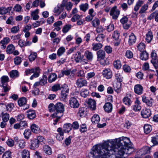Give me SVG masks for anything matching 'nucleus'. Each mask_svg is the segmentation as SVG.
<instances>
[{
    "label": "nucleus",
    "instance_id": "nucleus-33",
    "mask_svg": "<svg viewBox=\"0 0 158 158\" xmlns=\"http://www.w3.org/2000/svg\"><path fill=\"white\" fill-rule=\"evenodd\" d=\"M40 69L37 67L35 69V72L34 74L30 77V79L32 80L34 78L38 77L39 76V73H40Z\"/></svg>",
    "mask_w": 158,
    "mask_h": 158
},
{
    "label": "nucleus",
    "instance_id": "nucleus-37",
    "mask_svg": "<svg viewBox=\"0 0 158 158\" xmlns=\"http://www.w3.org/2000/svg\"><path fill=\"white\" fill-rule=\"evenodd\" d=\"M89 94L88 90L86 89H82L80 92L81 96L84 98L86 97Z\"/></svg>",
    "mask_w": 158,
    "mask_h": 158
},
{
    "label": "nucleus",
    "instance_id": "nucleus-29",
    "mask_svg": "<svg viewBox=\"0 0 158 158\" xmlns=\"http://www.w3.org/2000/svg\"><path fill=\"white\" fill-rule=\"evenodd\" d=\"M27 117L31 119L34 118L36 117L35 112L34 110H30L27 111Z\"/></svg>",
    "mask_w": 158,
    "mask_h": 158
},
{
    "label": "nucleus",
    "instance_id": "nucleus-60",
    "mask_svg": "<svg viewBox=\"0 0 158 158\" xmlns=\"http://www.w3.org/2000/svg\"><path fill=\"white\" fill-rule=\"evenodd\" d=\"M79 7L81 10L85 12L88 8V4L86 3L85 4L80 5Z\"/></svg>",
    "mask_w": 158,
    "mask_h": 158
},
{
    "label": "nucleus",
    "instance_id": "nucleus-1",
    "mask_svg": "<svg viewBox=\"0 0 158 158\" xmlns=\"http://www.w3.org/2000/svg\"><path fill=\"white\" fill-rule=\"evenodd\" d=\"M120 145L116 144L113 142L107 141L102 145L93 146L90 154L94 158H106L110 156L117 151V154L120 156L125 153L129 154L130 149L133 148L131 142L129 138L123 137L120 138Z\"/></svg>",
    "mask_w": 158,
    "mask_h": 158
},
{
    "label": "nucleus",
    "instance_id": "nucleus-53",
    "mask_svg": "<svg viewBox=\"0 0 158 158\" xmlns=\"http://www.w3.org/2000/svg\"><path fill=\"white\" fill-rule=\"evenodd\" d=\"M145 45L144 43L143 42L140 43L137 46L138 50L140 52H142L144 51V50L145 48Z\"/></svg>",
    "mask_w": 158,
    "mask_h": 158
},
{
    "label": "nucleus",
    "instance_id": "nucleus-38",
    "mask_svg": "<svg viewBox=\"0 0 158 158\" xmlns=\"http://www.w3.org/2000/svg\"><path fill=\"white\" fill-rule=\"evenodd\" d=\"M6 104L2 103L0 104V116L3 114L7 110Z\"/></svg>",
    "mask_w": 158,
    "mask_h": 158
},
{
    "label": "nucleus",
    "instance_id": "nucleus-41",
    "mask_svg": "<svg viewBox=\"0 0 158 158\" xmlns=\"http://www.w3.org/2000/svg\"><path fill=\"white\" fill-rule=\"evenodd\" d=\"M15 49V47L12 44H10L6 48V52L7 54H11L12 53Z\"/></svg>",
    "mask_w": 158,
    "mask_h": 158
},
{
    "label": "nucleus",
    "instance_id": "nucleus-14",
    "mask_svg": "<svg viewBox=\"0 0 158 158\" xmlns=\"http://www.w3.org/2000/svg\"><path fill=\"white\" fill-rule=\"evenodd\" d=\"M64 5L62 4L60 5H58L57 7H55L54 10V12L56 13V15H59L63 10Z\"/></svg>",
    "mask_w": 158,
    "mask_h": 158
},
{
    "label": "nucleus",
    "instance_id": "nucleus-59",
    "mask_svg": "<svg viewBox=\"0 0 158 158\" xmlns=\"http://www.w3.org/2000/svg\"><path fill=\"white\" fill-rule=\"evenodd\" d=\"M92 24L94 27H96L100 24L99 19L97 18H95L91 22Z\"/></svg>",
    "mask_w": 158,
    "mask_h": 158
},
{
    "label": "nucleus",
    "instance_id": "nucleus-17",
    "mask_svg": "<svg viewBox=\"0 0 158 158\" xmlns=\"http://www.w3.org/2000/svg\"><path fill=\"white\" fill-rule=\"evenodd\" d=\"M136 40V36L134 34L132 33L129 36L128 44L130 46L132 45L135 44Z\"/></svg>",
    "mask_w": 158,
    "mask_h": 158
},
{
    "label": "nucleus",
    "instance_id": "nucleus-26",
    "mask_svg": "<svg viewBox=\"0 0 158 158\" xmlns=\"http://www.w3.org/2000/svg\"><path fill=\"white\" fill-rule=\"evenodd\" d=\"M30 55L28 56V59L29 61L32 62L35 60L37 57V53L36 52L30 51Z\"/></svg>",
    "mask_w": 158,
    "mask_h": 158
},
{
    "label": "nucleus",
    "instance_id": "nucleus-51",
    "mask_svg": "<svg viewBox=\"0 0 158 158\" xmlns=\"http://www.w3.org/2000/svg\"><path fill=\"white\" fill-rule=\"evenodd\" d=\"M44 150L45 153L48 155H49L52 154L51 149L48 145H45L44 146Z\"/></svg>",
    "mask_w": 158,
    "mask_h": 158
},
{
    "label": "nucleus",
    "instance_id": "nucleus-64",
    "mask_svg": "<svg viewBox=\"0 0 158 158\" xmlns=\"http://www.w3.org/2000/svg\"><path fill=\"white\" fill-rule=\"evenodd\" d=\"M11 156V152L9 151L6 152L2 155V158H9Z\"/></svg>",
    "mask_w": 158,
    "mask_h": 158
},
{
    "label": "nucleus",
    "instance_id": "nucleus-13",
    "mask_svg": "<svg viewBox=\"0 0 158 158\" xmlns=\"http://www.w3.org/2000/svg\"><path fill=\"white\" fill-rule=\"evenodd\" d=\"M151 112L150 109L145 108L141 111V114L143 117L147 118L151 115Z\"/></svg>",
    "mask_w": 158,
    "mask_h": 158
},
{
    "label": "nucleus",
    "instance_id": "nucleus-19",
    "mask_svg": "<svg viewBox=\"0 0 158 158\" xmlns=\"http://www.w3.org/2000/svg\"><path fill=\"white\" fill-rule=\"evenodd\" d=\"M105 112L109 113L111 112L113 109L112 104L110 102H106L103 106Z\"/></svg>",
    "mask_w": 158,
    "mask_h": 158
},
{
    "label": "nucleus",
    "instance_id": "nucleus-22",
    "mask_svg": "<svg viewBox=\"0 0 158 158\" xmlns=\"http://www.w3.org/2000/svg\"><path fill=\"white\" fill-rule=\"evenodd\" d=\"M98 60H102L105 57L106 53L105 51L102 50H100L97 52Z\"/></svg>",
    "mask_w": 158,
    "mask_h": 158
},
{
    "label": "nucleus",
    "instance_id": "nucleus-58",
    "mask_svg": "<svg viewBox=\"0 0 158 158\" xmlns=\"http://www.w3.org/2000/svg\"><path fill=\"white\" fill-rule=\"evenodd\" d=\"M14 60L15 64L18 65L20 64L22 61V59L20 57L17 56L14 58Z\"/></svg>",
    "mask_w": 158,
    "mask_h": 158
},
{
    "label": "nucleus",
    "instance_id": "nucleus-46",
    "mask_svg": "<svg viewBox=\"0 0 158 158\" xmlns=\"http://www.w3.org/2000/svg\"><path fill=\"white\" fill-rule=\"evenodd\" d=\"M10 75L11 77L15 78L19 77V73L17 70H14L10 72Z\"/></svg>",
    "mask_w": 158,
    "mask_h": 158
},
{
    "label": "nucleus",
    "instance_id": "nucleus-23",
    "mask_svg": "<svg viewBox=\"0 0 158 158\" xmlns=\"http://www.w3.org/2000/svg\"><path fill=\"white\" fill-rule=\"evenodd\" d=\"M31 131L35 133H38L40 132V128L37 125L33 123L31 126Z\"/></svg>",
    "mask_w": 158,
    "mask_h": 158
},
{
    "label": "nucleus",
    "instance_id": "nucleus-49",
    "mask_svg": "<svg viewBox=\"0 0 158 158\" xmlns=\"http://www.w3.org/2000/svg\"><path fill=\"white\" fill-rule=\"evenodd\" d=\"M22 158H30L29 151L26 149L23 150L22 152Z\"/></svg>",
    "mask_w": 158,
    "mask_h": 158
},
{
    "label": "nucleus",
    "instance_id": "nucleus-36",
    "mask_svg": "<svg viewBox=\"0 0 158 158\" xmlns=\"http://www.w3.org/2000/svg\"><path fill=\"white\" fill-rule=\"evenodd\" d=\"M92 49L94 51H97L102 47V45L101 43H93L92 44Z\"/></svg>",
    "mask_w": 158,
    "mask_h": 158
},
{
    "label": "nucleus",
    "instance_id": "nucleus-62",
    "mask_svg": "<svg viewBox=\"0 0 158 158\" xmlns=\"http://www.w3.org/2000/svg\"><path fill=\"white\" fill-rule=\"evenodd\" d=\"M95 75V73L94 72H89L86 74V78L87 80L94 78Z\"/></svg>",
    "mask_w": 158,
    "mask_h": 158
},
{
    "label": "nucleus",
    "instance_id": "nucleus-55",
    "mask_svg": "<svg viewBox=\"0 0 158 158\" xmlns=\"http://www.w3.org/2000/svg\"><path fill=\"white\" fill-rule=\"evenodd\" d=\"M105 35L103 34H99L98 35L96 38V40L99 42H101L104 40Z\"/></svg>",
    "mask_w": 158,
    "mask_h": 158
},
{
    "label": "nucleus",
    "instance_id": "nucleus-3",
    "mask_svg": "<svg viewBox=\"0 0 158 158\" xmlns=\"http://www.w3.org/2000/svg\"><path fill=\"white\" fill-rule=\"evenodd\" d=\"M141 97L142 101L147 106L150 107L152 106L154 103V100L152 98L147 97L145 95H143L141 96Z\"/></svg>",
    "mask_w": 158,
    "mask_h": 158
},
{
    "label": "nucleus",
    "instance_id": "nucleus-39",
    "mask_svg": "<svg viewBox=\"0 0 158 158\" xmlns=\"http://www.w3.org/2000/svg\"><path fill=\"white\" fill-rule=\"evenodd\" d=\"M2 85H6L7 83L9 81V79L6 76H3L1 78Z\"/></svg>",
    "mask_w": 158,
    "mask_h": 158
},
{
    "label": "nucleus",
    "instance_id": "nucleus-7",
    "mask_svg": "<svg viewBox=\"0 0 158 158\" xmlns=\"http://www.w3.org/2000/svg\"><path fill=\"white\" fill-rule=\"evenodd\" d=\"M69 104L70 106L73 108H77L79 106L78 100L75 98H71L69 100Z\"/></svg>",
    "mask_w": 158,
    "mask_h": 158
},
{
    "label": "nucleus",
    "instance_id": "nucleus-42",
    "mask_svg": "<svg viewBox=\"0 0 158 158\" xmlns=\"http://www.w3.org/2000/svg\"><path fill=\"white\" fill-rule=\"evenodd\" d=\"M72 25L69 24H66L63 27L62 29V31L64 33H67L71 29Z\"/></svg>",
    "mask_w": 158,
    "mask_h": 158
},
{
    "label": "nucleus",
    "instance_id": "nucleus-16",
    "mask_svg": "<svg viewBox=\"0 0 158 158\" xmlns=\"http://www.w3.org/2000/svg\"><path fill=\"white\" fill-rule=\"evenodd\" d=\"M81 55V53L79 51L73 54L74 60L76 63H79L82 59L83 56H82Z\"/></svg>",
    "mask_w": 158,
    "mask_h": 158
},
{
    "label": "nucleus",
    "instance_id": "nucleus-5",
    "mask_svg": "<svg viewBox=\"0 0 158 158\" xmlns=\"http://www.w3.org/2000/svg\"><path fill=\"white\" fill-rule=\"evenodd\" d=\"M47 78L46 75H44L40 79V81L36 82L34 84V86L36 87L40 85L44 86L47 83Z\"/></svg>",
    "mask_w": 158,
    "mask_h": 158
},
{
    "label": "nucleus",
    "instance_id": "nucleus-52",
    "mask_svg": "<svg viewBox=\"0 0 158 158\" xmlns=\"http://www.w3.org/2000/svg\"><path fill=\"white\" fill-rule=\"evenodd\" d=\"M113 65L114 68L117 69H120L122 66L121 62L119 60H117L113 62Z\"/></svg>",
    "mask_w": 158,
    "mask_h": 158
},
{
    "label": "nucleus",
    "instance_id": "nucleus-31",
    "mask_svg": "<svg viewBox=\"0 0 158 158\" xmlns=\"http://www.w3.org/2000/svg\"><path fill=\"white\" fill-rule=\"evenodd\" d=\"M62 24V22L61 21H58L55 22L53 24V26L55 27L54 31H59L61 29L60 26Z\"/></svg>",
    "mask_w": 158,
    "mask_h": 158
},
{
    "label": "nucleus",
    "instance_id": "nucleus-34",
    "mask_svg": "<svg viewBox=\"0 0 158 158\" xmlns=\"http://www.w3.org/2000/svg\"><path fill=\"white\" fill-rule=\"evenodd\" d=\"M39 12L38 9H36L32 12L31 15L33 20H36L39 18V16L38 15Z\"/></svg>",
    "mask_w": 158,
    "mask_h": 158
},
{
    "label": "nucleus",
    "instance_id": "nucleus-30",
    "mask_svg": "<svg viewBox=\"0 0 158 158\" xmlns=\"http://www.w3.org/2000/svg\"><path fill=\"white\" fill-rule=\"evenodd\" d=\"M71 72L70 69H68L65 70H62L61 72L59 73L58 77H63L64 75L69 76Z\"/></svg>",
    "mask_w": 158,
    "mask_h": 158
},
{
    "label": "nucleus",
    "instance_id": "nucleus-9",
    "mask_svg": "<svg viewBox=\"0 0 158 158\" xmlns=\"http://www.w3.org/2000/svg\"><path fill=\"white\" fill-rule=\"evenodd\" d=\"M56 110L57 112L56 113L58 114L60 113L61 114L64 111V106L63 104L61 102H58L55 105Z\"/></svg>",
    "mask_w": 158,
    "mask_h": 158
},
{
    "label": "nucleus",
    "instance_id": "nucleus-6",
    "mask_svg": "<svg viewBox=\"0 0 158 158\" xmlns=\"http://www.w3.org/2000/svg\"><path fill=\"white\" fill-rule=\"evenodd\" d=\"M103 77L106 79H110L112 76V73L110 69L107 68L103 70L102 72Z\"/></svg>",
    "mask_w": 158,
    "mask_h": 158
},
{
    "label": "nucleus",
    "instance_id": "nucleus-18",
    "mask_svg": "<svg viewBox=\"0 0 158 158\" xmlns=\"http://www.w3.org/2000/svg\"><path fill=\"white\" fill-rule=\"evenodd\" d=\"M84 56L89 61H91L93 59L94 55L93 52L89 50L85 51Z\"/></svg>",
    "mask_w": 158,
    "mask_h": 158
},
{
    "label": "nucleus",
    "instance_id": "nucleus-45",
    "mask_svg": "<svg viewBox=\"0 0 158 158\" xmlns=\"http://www.w3.org/2000/svg\"><path fill=\"white\" fill-rule=\"evenodd\" d=\"M123 103L126 105L130 106L132 103L131 99L128 97H125L123 98Z\"/></svg>",
    "mask_w": 158,
    "mask_h": 158
},
{
    "label": "nucleus",
    "instance_id": "nucleus-10",
    "mask_svg": "<svg viewBox=\"0 0 158 158\" xmlns=\"http://www.w3.org/2000/svg\"><path fill=\"white\" fill-rule=\"evenodd\" d=\"M134 103L135 104L132 106V110L135 112L139 111L141 109V107L140 106L141 102L138 99L136 98Z\"/></svg>",
    "mask_w": 158,
    "mask_h": 158
},
{
    "label": "nucleus",
    "instance_id": "nucleus-63",
    "mask_svg": "<svg viewBox=\"0 0 158 158\" xmlns=\"http://www.w3.org/2000/svg\"><path fill=\"white\" fill-rule=\"evenodd\" d=\"M61 89V93H69V88L66 85H63Z\"/></svg>",
    "mask_w": 158,
    "mask_h": 158
},
{
    "label": "nucleus",
    "instance_id": "nucleus-28",
    "mask_svg": "<svg viewBox=\"0 0 158 158\" xmlns=\"http://www.w3.org/2000/svg\"><path fill=\"white\" fill-rule=\"evenodd\" d=\"M39 146V143L37 142V140L35 139L32 140L31 141V149L34 150L38 148Z\"/></svg>",
    "mask_w": 158,
    "mask_h": 158
},
{
    "label": "nucleus",
    "instance_id": "nucleus-27",
    "mask_svg": "<svg viewBox=\"0 0 158 158\" xmlns=\"http://www.w3.org/2000/svg\"><path fill=\"white\" fill-rule=\"evenodd\" d=\"M121 82H117L113 85L114 89L117 93H119L121 90Z\"/></svg>",
    "mask_w": 158,
    "mask_h": 158
},
{
    "label": "nucleus",
    "instance_id": "nucleus-61",
    "mask_svg": "<svg viewBox=\"0 0 158 158\" xmlns=\"http://www.w3.org/2000/svg\"><path fill=\"white\" fill-rule=\"evenodd\" d=\"M125 56L128 59H131L133 57V54L131 51L129 50H127L125 53Z\"/></svg>",
    "mask_w": 158,
    "mask_h": 158
},
{
    "label": "nucleus",
    "instance_id": "nucleus-35",
    "mask_svg": "<svg viewBox=\"0 0 158 158\" xmlns=\"http://www.w3.org/2000/svg\"><path fill=\"white\" fill-rule=\"evenodd\" d=\"M100 120V117L98 114L94 115L91 118V121L94 124H98Z\"/></svg>",
    "mask_w": 158,
    "mask_h": 158
},
{
    "label": "nucleus",
    "instance_id": "nucleus-12",
    "mask_svg": "<svg viewBox=\"0 0 158 158\" xmlns=\"http://www.w3.org/2000/svg\"><path fill=\"white\" fill-rule=\"evenodd\" d=\"M134 91L136 94L140 95L142 94L143 92V88L141 85L136 84L134 86Z\"/></svg>",
    "mask_w": 158,
    "mask_h": 158
},
{
    "label": "nucleus",
    "instance_id": "nucleus-15",
    "mask_svg": "<svg viewBox=\"0 0 158 158\" xmlns=\"http://www.w3.org/2000/svg\"><path fill=\"white\" fill-rule=\"evenodd\" d=\"M150 148L148 146H145L137 152L141 156L145 155L150 152Z\"/></svg>",
    "mask_w": 158,
    "mask_h": 158
},
{
    "label": "nucleus",
    "instance_id": "nucleus-48",
    "mask_svg": "<svg viewBox=\"0 0 158 158\" xmlns=\"http://www.w3.org/2000/svg\"><path fill=\"white\" fill-rule=\"evenodd\" d=\"M27 99L24 97L20 98L18 101V104L20 106L25 105Z\"/></svg>",
    "mask_w": 158,
    "mask_h": 158
},
{
    "label": "nucleus",
    "instance_id": "nucleus-44",
    "mask_svg": "<svg viewBox=\"0 0 158 158\" xmlns=\"http://www.w3.org/2000/svg\"><path fill=\"white\" fill-rule=\"evenodd\" d=\"M148 57V54L146 51L142 52L140 54V58L142 60H147Z\"/></svg>",
    "mask_w": 158,
    "mask_h": 158
},
{
    "label": "nucleus",
    "instance_id": "nucleus-54",
    "mask_svg": "<svg viewBox=\"0 0 158 158\" xmlns=\"http://www.w3.org/2000/svg\"><path fill=\"white\" fill-rule=\"evenodd\" d=\"M65 49L64 47H60L57 50V55L60 56L62 55L65 52Z\"/></svg>",
    "mask_w": 158,
    "mask_h": 158
},
{
    "label": "nucleus",
    "instance_id": "nucleus-11",
    "mask_svg": "<svg viewBox=\"0 0 158 158\" xmlns=\"http://www.w3.org/2000/svg\"><path fill=\"white\" fill-rule=\"evenodd\" d=\"M87 81L83 78H80L77 79L76 82V84L78 88H81L87 86Z\"/></svg>",
    "mask_w": 158,
    "mask_h": 158
},
{
    "label": "nucleus",
    "instance_id": "nucleus-43",
    "mask_svg": "<svg viewBox=\"0 0 158 158\" xmlns=\"http://www.w3.org/2000/svg\"><path fill=\"white\" fill-rule=\"evenodd\" d=\"M143 128L144 132L146 134L149 133L152 130V127L151 125L148 124H145Z\"/></svg>",
    "mask_w": 158,
    "mask_h": 158
},
{
    "label": "nucleus",
    "instance_id": "nucleus-21",
    "mask_svg": "<svg viewBox=\"0 0 158 158\" xmlns=\"http://www.w3.org/2000/svg\"><path fill=\"white\" fill-rule=\"evenodd\" d=\"M87 104L89 107L92 110H95L96 109V103L95 100L89 99L88 101Z\"/></svg>",
    "mask_w": 158,
    "mask_h": 158
},
{
    "label": "nucleus",
    "instance_id": "nucleus-40",
    "mask_svg": "<svg viewBox=\"0 0 158 158\" xmlns=\"http://www.w3.org/2000/svg\"><path fill=\"white\" fill-rule=\"evenodd\" d=\"M63 114H62L60 115H58L57 113H54L52 115V117L53 118L56 117V118L54 120V122L53 123L54 125L57 124V122L58 121L59 119L60 118V117L63 116Z\"/></svg>",
    "mask_w": 158,
    "mask_h": 158
},
{
    "label": "nucleus",
    "instance_id": "nucleus-25",
    "mask_svg": "<svg viewBox=\"0 0 158 158\" xmlns=\"http://www.w3.org/2000/svg\"><path fill=\"white\" fill-rule=\"evenodd\" d=\"M72 124L69 123L64 124L63 126V130L65 133H69L72 129Z\"/></svg>",
    "mask_w": 158,
    "mask_h": 158
},
{
    "label": "nucleus",
    "instance_id": "nucleus-24",
    "mask_svg": "<svg viewBox=\"0 0 158 158\" xmlns=\"http://www.w3.org/2000/svg\"><path fill=\"white\" fill-rule=\"evenodd\" d=\"M153 37V35L152 32L149 31L146 34L145 39L148 43H149L152 40Z\"/></svg>",
    "mask_w": 158,
    "mask_h": 158
},
{
    "label": "nucleus",
    "instance_id": "nucleus-2",
    "mask_svg": "<svg viewBox=\"0 0 158 158\" xmlns=\"http://www.w3.org/2000/svg\"><path fill=\"white\" fill-rule=\"evenodd\" d=\"M120 13V10L117 8L116 6L112 7L110 12V15L112 17L113 19L117 20Z\"/></svg>",
    "mask_w": 158,
    "mask_h": 158
},
{
    "label": "nucleus",
    "instance_id": "nucleus-57",
    "mask_svg": "<svg viewBox=\"0 0 158 158\" xmlns=\"http://www.w3.org/2000/svg\"><path fill=\"white\" fill-rule=\"evenodd\" d=\"M31 135V132L29 129H26L23 133L25 139H28Z\"/></svg>",
    "mask_w": 158,
    "mask_h": 158
},
{
    "label": "nucleus",
    "instance_id": "nucleus-8",
    "mask_svg": "<svg viewBox=\"0 0 158 158\" xmlns=\"http://www.w3.org/2000/svg\"><path fill=\"white\" fill-rule=\"evenodd\" d=\"M128 21V18L126 16H123L120 20V22L123 25L124 28L126 29H128L130 26V24L127 23Z\"/></svg>",
    "mask_w": 158,
    "mask_h": 158
},
{
    "label": "nucleus",
    "instance_id": "nucleus-56",
    "mask_svg": "<svg viewBox=\"0 0 158 158\" xmlns=\"http://www.w3.org/2000/svg\"><path fill=\"white\" fill-rule=\"evenodd\" d=\"M148 4H145L141 8L139 11V13L142 14L146 12V10L148 9Z\"/></svg>",
    "mask_w": 158,
    "mask_h": 158
},
{
    "label": "nucleus",
    "instance_id": "nucleus-4",
    "mask_svg": "<svg viewBox=\"0 0 158 158\" xmlns=\"http://www.w3.org/2000/svg\"><path fill=\"white\" fill-rule=\"evenodd\" d=\"M151 56L152 58L151 63L155 69H157L158 68V60L157 57L156 53L154 51H152Z\"/></svg>",
    "mask_w": 158,
    "mask_h": 158
},
{
    "label": "nucleus",
    "instance_id": "nucleus-47",
    "mask_svg": "<svg viewBox=\"0 0 158 158\" xmlns=\"http://www.w3.org/2000/svg\"><path fill=\"white\" fill-rule=\"evenodd\" d=\"M57 78V76L55 73L50 74L48 77V81L49 82L51 83L54 81Z\"/></svg>",
    "mask_w": 158,
    "mask_h": 158
},
{
    "label": "nucleus",
    "instance_id": "nucleus-20",
    "mask_svg": "<svg viewBox=\"0 0 158 158\" xmlns=\"http://www.w3.org/2000/svg\"><path fill=\"white\" fill-rule=\"evenodd\" d=\"M12 7L10 6L7 8L4 7H0V14L3 15L6 14L8 13H9L11 10Z\"/></svg>",
    "mask_w": 158,
    "mask_h": 158
},
{
    "label": "nucleus",
    "instance_id": "nucleus-32",
    "mask_svg": "<svg viewBox=\"0 0 158 158\" xmlns=\"http://www.w3.org/2000/svg\"><path fill=\"white\" fill-rule=\"evenodd\" d=\"M115 79L118 82H122L123 79V76L122 73L117 72L115 74Z\"/></svg>",
    "mask_w": 158,
    "mask_h": 158
},
{
    "label": "nucleus",
    "instance_id": "nucleus-50",
    "mask_svg": "<svg viewBox=\"0 0 158 158\" xmlns=\"http://www.w3.org/2000/svg\"><path fill=\"white\" fill-rule=\"evenodd\" d=\"M151 141L153 144V146L158 144V134L152 137Z\"/></svg>",
    "mask_w": 158,
    "mask_h": 158
}]
</instances>
